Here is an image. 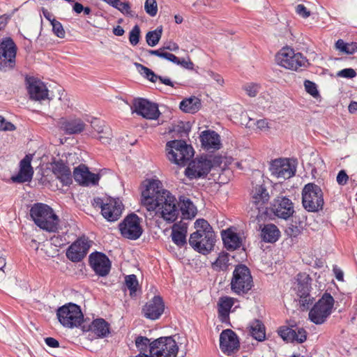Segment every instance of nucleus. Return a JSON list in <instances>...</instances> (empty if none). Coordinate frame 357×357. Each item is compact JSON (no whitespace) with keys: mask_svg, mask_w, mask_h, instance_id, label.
<instances>
[{"mask_svg":"<svg viewBox=\"0 0 357 357\" xmlns=\"http://www.w3.org/2000/svg\"><path fill=\"white\" fill-rule=\"evenodd\" d=\"M196 231L189 238L190 245L203 255L208 254L214 247L215 235L212 227L204 219H198L195 222Z\"/></svg>","mask_w":357,"mask_h":357,"instance_id":"f03ea898","label":"nucleus"},{"mask_svg":"<svg viewBox=\"0 0 357 357\" xmlns=\"http://www.w3.org/2000/svg\"><path fill=\"white\" fill-rule=\"evenodd\" d=\"M339 77L353 78L356 76V73L353 68H344L337 73Z\"/></svg>","mask_w":357,"mask_h":357,"instance_id":"13d9d810","label":"nucleus"},{"mask_svg":"<svg viewBox=\"0 0 357 357\" xmlns=\"http://www.w3.org/2000/svg\"><path fill=\"white\" fill-rule=\"evenodd\" d=\"M229 261L228 253H220L215 261L213 264V266L216 270H226L229 266Z\"/></svg>","mask_w":357,"mask_h":357,"instance_id":"a19ab883","label":"nucleus"},{"mask_svg":"<svg viewBox=\"0 0 357 357\" xmlns=\"http://www.w3.org/2000/svg\"><path fill=\"white\" fill-rule=\"evenodd\" d=\"M240 341L236 333L231 329L223 330L220 335V349L230 356L239 350Z\"/></svg>","mask_w":357,"mask_h":357,"instance_id":"f3484780","label":"nucleus"},{"mask_svg":"<svg viewBox=\"0 0 357 357\" xmlns=\"http://www.w3.org/2000/svg\"><path fill=\"white\" fill-rule=\"evenodd\" d=\"M112 131L109 128H106V129L102 131L100 136L98 137V139L104 144H109L112 139Z\"/></svg>","mask_w":357,"mask_h":357,"instance_id":"864d4df0","label":"nucleus"},{"mask_svg":"<svg viewBox=\"0 0 357 357\" xmlns=\"http://www.w3.org/2000/svg\"><path fill=\"white\" fill-rule=\"evenodd\" d=\"M235 299L229 296L220 298L218 303V318L222 322H226L229 319L231 308L234 304Z\"/></svg>","mask_w":357,"mask_h":357,"instance_id":"c756f323","label":"nucleus"},{"mask_svg":"<svg viewBox=\"0 0 357 357\" xmlns=\"http://www.w3.org/2000/svg\"><path fill=\"white\" fill-rule=\"evenodd\" d=\"M333 272L338 281H343L344 273L340 268L335 266L333 267Z\"/></svg>","mask_w":357,"mask_h":357,"instance_id":"0e129e2a","label":"nucleus"},{"mask_svg":"<svg viewBox=\"0 0 357 357\" xmlns=\"http://www.w3.org/2000/svg\"><path fill=\"white\" fill-rule=\"evenodd\" d=\"M275 60L282 67L296 71L306 68L309 64L307 59L301 53H295L289 47L282 48L276 54Z\"/></svg>","mask_w":357,"mask_h":357,"instance_id":"39448f33","label":"nucleus"},{"mask_svg":"<svg viewBox=\"0 0 357 357\" xmlns=\"http://www.w3.org/2000/svg\"><path fill=\"white\" fill-rule=\"evenodd\" d=\"M91 329L100 337H105L109 333V324L103 319H95Z\"/></svg>","mask_w":357,"mask_h":357,"instance_id":"4c0bfd02","label":"nucleus"},{"mask_svg":"<svg viewBox=\"0 0 357 357\" xmlns=\"http://www.w3.org/2000/svg\"><path fill=\"white\" fill-rule=\"evenodd\" d=\"M335 47L339 51L347 54H353L357 52V43L352 42L350 43H345L343 40L339 39L335 43Z\"/></svg>","mask_w":357,"mask_h":357,"instance_id":"58836bf2","label":"nucleus"},{"mask_svg":"<svg viewBox=\"0 0 357 357\" xmlns=\"http://www.w3.org/2000/svg\"><path fill=\"white\" fill-rule=\"evenodd\" d=\"M264 181H259L255 185L253 183L251 192V202L257 209H260L263 206L268 203L270 199V195Z\"/></svg>","mask_w":357,"mask_h":357,"instance_id":"393cba45","label":"nucleus"},{"mask_svg":"<svg viewBox=\"0 0 357 357\" xmlns=\"http://www.w3.org/2000/svg\"><path fill=\"white\" fill-rule=\"evenodd\" d=\"M177 224H175L172 228V239L173 242L178 247H183L186 243V232L185 227H180L179 229Z\"/></svg>","mask_w":357,"mask_h":357,"instance_id":"c9c22d12","label":"nucleus"},{"mask_svg":"<svg viewBox=\"0 0 357 357\" xmlns=\"http://www.w3.org/2000/svg\"><path fill=\"white\" fill-rule=\"evenodd\" d=\"M49 91H28L29 98L31 100L42 102L46 100H51L52 98L49 95Z\"/></svg>","mask_w":357,"mask_h":357,"instance_id":"79ce46f5","label":"nucleus"},{"mask_svg":"<svg viewBox=\"0 0 357 357\" xmlns=\"http://www.w3.org/2000/svg\"><path fill=\"white\" fill-rule=\"evenodd\" d=\"M91 126L94 129L95 131H96L98 134H101L102 131H104L106 128H109L107 126L104 121L98 119H93L91 122Z\"/></svg>","mask_w":357,"mask_h":357,"instance_id":"603ef678","label":"nucleus"},{"mask_svg":"<svg viewBox=\"0 0 357 357\" xmlns=\"http://www.w3.org/2000/svg\"><path fill=\"white\" fill-rule=\"evenodd\" d=\"M212 167L211 161L206 158L192 160L185 170V176L190 179L206 176Z\"/></svg>","mask_w":357,"mask_h":357,"instance_id":"6ab92c4d","label":"nucleus"},{"mask_svg":"<svg viewBox=\"0 0 357 357\" xmlns=\"http://www.w3.org/2000/svg\"><path fill=\"white\" fill-rule=\"evenodd\" d=\"M270 171L278 178L287 179L294 176L296 167L294 161L288 158H280L271 162Z\"/></svg>","mask_w":357,"mask_h":357,"instance_id":"2eb2a0df","label":"nucleus"},{"mask_svg":"<svg viewBox=\"0 0 357 357\" xmlns=\"http://www.w3.org/2000/svg\"><path fill=\"white\" fill-rule=\"evenodd\" d=\"M178 208L181 211L183 218L191 219L197 214V208L192 202L186 197H180V202H178Z\"/></svg>","mask_w":357,"mask_h":357,"instance_id":"2f4dec72","label":"nucleus"},{"mask_svg":"<svg viewBox=\"0 0 357 357\" xmlns=\"http://www.w3.org/2000/svg\"><path fill=\"white\" fill-rule=\"evenodd\" d=\"M167 156L169 161L184 166L194 155V150L183 140L169 141L166 144Z\"/></svg>","mask_w":357,"mask_h":357,"instance_id":"20e7f679","label":"nucleus"},{"mask_svg":"<svg viewBox=\"0 0 357 357\" xmlns=\"http://www.w3.org/2000/svg\"><path fill=\"white\" fill-rule=\"evenodd\" d=\"M212 77L213 79L217 82V84L220 86H223V83H224V79L222 78V77L218 74H215L214 73H212Z\"/></svg>","mask_w":357,"mask_h":357,"instance_id":"774afa93","label":"nucleus"},{"mask_svg":"<svg viewBox=\"0 0 357 357\" xmlns=\"http://www.w3.org/2000/svg\"><path fill=\"white\" fill-rule=\"evenodd\" d=\"M162 33V26H158L156 29L147 32L146 35V40L147 44L151 47L155 46L160 41Z\"/></svg>","mask_w":357,"mask_h":357,"instance_id":"ea45409f","label":"nucleus"},{"mask_svg":"<svg viewBox=\"0 0 357 357\" xmlns=\"http://www.w3.org/2000/svg\"><path fill=\"white\" fill-rule=\"evenodd\" d=\"M202 107L201 100L196 96H190L183 99L179 105V108L185 113L195 114Z\"/></svg>","mask_w":357,"mask_h":357,"instance_id":"473e14b6","label":"nucleus"},{"mask_svg":"<svg viewBox=\"0 0 357 357\" xmlns=\"http://www.w3.org/2000/svg\"><path fill=\"white\" fill-rule=\"evenodd\" d=\"M178 65L189 70L193 69L194 67V64L190 60L186 61L184 59H182L181 60L179 59V63Z\"/></svg>","mask_w":357,"mask_h":357,"instance_id":"e2e57ef3","label":"nucleus"},{"mask_svg":"<svg viewBox=\"0 0 357 357\" xmlns=\"http://www.w3.org/2000/svg\"><path fill=\"white\" fill-rule=\"evenodd\" d=\"M141 204L148 212L159 214L166 222L172 223L179 215L178 202L174 195L163 188L158 179H147L142 186Z\"/></svg>","mask_w":357,"mask_h":357,"instance_id":"f257e3e1","label":"nucleus"},{"mask_svg":"<svg viewBox=\"0 0 357 357\" xmlns=\"http://www.w3.org/2000/svg\"><path fill=\"white\" fill-rule=\"evenodd\" d=\"M61 128L68 135H74L82 132L85 128L84 123L79 119L67 120L61 118L59 121Z\"/></svg>","mask_w":357,"mask_h":357,"instance_id":"c85d7f7f","label":"nucleus"},{"mask_svg":"<svg viewBox=\"0 0 357 357\" xmlns=\"http://www.w3.org/2000/svg\"><path fill=\"white\" fill-rule=\"evenodd\" d=\"M302 204L309 212H317L324 204L321 188L312 183L306 184L302 190Z\"/></svg>","mask_w":357,"mask_h":357,"instance_id":"423d86ee","label":"nucleus"},{"mask_svg":"<svg viewBox=\"0 0 357 357\" xmlns=\"http://www.w3.org/2000/svg\"><path fill=\"white\" fill-rule=\"evenodd\" d=\"M271 211L279 218L287 220L294 213V204L292 201L284 196L278 197L271 204Z\"/></svg>","mask_w":357,"mask_h":357,"instance_id":"a211bd4d","label":"nucleus"},{"mask_svg":"<svg viewBox=\"0 0 357 357\" xmlns=\"http://www.w3.org/2000/svg\"><path fill=\"white\" fill-rule=\"evenodd\" d=\"M222 238L225 248L229 250H234L241 247V238L236 233L230 229L222 231Z\"/></svg>","mask_w":357,"mask_h":357,"instance_id":"7c9ffc66","label":"nucleus"},{"mask_svg":"<svg viewBox=\"0 0 357 357\" xmlns=\"http://www.w3.org/2000/svg\"><path fill=\"white\" fill-rule=\"evenodd\" d=\"M178 347L172 337H161L150 344V354L153 357H176Z\"/></svg>","mask_w":357,"mask_h":357,"instance_id":"f8f14e48","label":"nucleus"},{"mask_svg":"<svg viewBox=\"0 0 357 357\" xmlns=\"http://www.w3.org/2000/svg\"><path fill=\"white\" fill-rule=\"evenodd\" d=\"M56 315L61 324L70 328L80 326L84 319L80 307L71 303L60 307Z\"/></svg>","mask_w":357,"mask_h":357,"instance_id":"9b49d317","label":"nucleus"},{"mask_svg":"<svg viewBox=\"0 0 357 357\" xmlns=\"http://www.w3.org/2000/svg\"><path fill=\"white\" fill-rule=\"evenodd\" d=\"M89 248L90 244L87 239L78 238L68 248L66 256L73 262L80 261L86 255Z\"/></svg>","mask_w":357,"mask_h":357,"instance_id":"412c9836","label":"nucleus"},{"mask_svg":"<svg viewBox=\"0 0 357 357\" xmlns=\"http://www.w3.org/2000/svg\"><path fill=\"white\" fill-rule=\"evenodd\" d=\"M15 128L12 123L6 121L2 116H0V130L13 131Z\"/></svg>","mask_w":357,"mask_h":357,"instance_id":"4d7b16f0","label":"nucleus"},{"mask_svg":"<svg viewBox=\"0 0 357 357\" xmlns=\"http://www.w3.org/2000/svg\"><path fill=\"white\" fill-rule=\"evenodd\" d=\"M73 177L76 182L83 185H96L100 179L98 174L91 173L85 165H79L73 172Z\"/></svg>","mask_w":357,"mask_h":357,"instance_id":"a878e982","label":"nucleus"},{"mask_svg":"<svg viewBox=\"0 0 357 357\" xmlns=\"http://www.w3.org/2000/svg\"><path fill=\"white\" fill-rule=\"evenodd\" d=\"M158 79H159L161 83H162L167 86H169L171 87H174V83L168 77H162L161 76L158 75Z\"/></svg>","mask_w":357,"mask_h":357,"instance_id":"338daca9","label":"nucleus"},{"mask_svg":"<svg viewBox=\"0 0 357 357\" xmlns=\"http://www.w3.org/2000/svg\"><path fill=\"white\" fill-rule=\"evenodd\" d=\"M126 287L130 290V296H132L133 294H135L137 291V287L138 286V281L135 275H129L126 277Z\"/></svg>","mask_w":357,"mask_h":357,"instance_id":"37998d69","label":"nucleus"},{"mask_svg":"<svg viewBox=\"0 0 357 357\" xmlns=\"http://www.w3.org/2000/svg\"><path fill=\"white\" fill-rule=\"evenodd\" d=\"M200 142L202 147L207 151H217L222 146L220 137L214 130H207L202 132Z\"/></svg>","mask_w":357,"mask_h":357,"instance_id":"bb28decb","label":"nucleus"},{"mask_svg":"<svg viewBox=\"0 0 357 357\" xmlns=\"http://www.w3.org/2000/svg\"><path fill=\"white\" fill-rule=\"evenodd\" d=\"M349 176L344 170H340L336 178L337 183L340 185H344L347 183Z\"/></svg>","mask_w":357,"mask_h":357,"instance_id":"bf43d9fd","label":"nucleus"},{"mask_svg":"<svg viewBox=\"0 0 357 357\" xmlns=\"http://www.w3.org/2000/svg\"><path fill=\"white\" fill-rule=\"evenodd\" d=\"M89 263L96 275L104 277L109 274L111 269V261L102 252H93L89 255Z\"/></svg>","mask_w":357,"mask_h":357,"instance_id":"aec40b11","label":"nucleus"},{"mask_svg":"<svg viewBox=\"0 0 357 357\" xmlns=\"http://www.w3.org/2000/svg\"><path fill=\"white\" fill-rule=\"evenodd\" d=\"M140 33L139 26L137 24L135 25L129 33V41L132 45L135 46L139 43Z\"/></svg>","mask_w":357,"mask_h":357,"instance_id":"49530a36","label":"nucleus"},{"mask_svg":"<svg viewBox=\"0 0 357 357\" xmlns=\"http://www.w3.org/2000/svg\"><path fill=\"white\" fill-rule=\"evenodd\" d=\"M150 340L146 337L138 336L135 339V345L140 351V353L147 350L148 347L150 348Z\"/></svg>","mask_w":357,"mask_h":357,"instance_id":"de8ad7c7","label":"nucleus"},{"mask_svg":"<svg viewBox=\"0 0 357 357\" xmlns=\"http://www.w3.org/2000/svg\"><path fill=\"white\" fill-rule=\"evenodd\" d=\"M252 121V119H251L250 118L249 121L247 123L248 127L251 128L252 126V125H256L257 128L259 130H261V131L266 130L269 128L268 122L267 119H259V120H257V121H253V123Z\"/></svg>","mask_w":357,"mask_h":357,"instance_id":"3c124183","label":"nucleus"},{"mask_svg":"<svg viewBox=\"0 0 357 357\" xmlns=\"http://www.w3.org/2000/svg\"><path fill=\"white\" fill-rule=\"evenodd\" d=\"M311 282V278L306 273H300L297 275V294L300 298V305L303 309H308L314 300L310 294Z\"/></svg>","mask_w":357,"mask_h":357,"instance_id":"4468645a","label":"nucleus"},{"mask_svg":"<svg viewBox=\"0 0 357 357\" xmlns=\"http://www.w3.org/2000/svg\"><path fill=\"white\" fill-rule=\"evenodd\" d=\"M162 49L175 52L178 50V45L176 43L169 42L167 45L162 47Z\"/></svg>","mask_w":357,"mask_h":357,"instance_id":"69168bd1","label":"nucleus"},{"mask_svg":"<svg viewBox=\"0 0 357 357\" xmlns=\"http://www.w3.org/2000/svg\"><path fill=\"white\" fill-rule=\"evenodd\" d=\"M301 227L299 226L290 224L285 229V233L290 237H296L301 234Z\"/></svg>","mask_w":357,"mask_h":357,"instance_id":"5fc2aeb1","label":"nucleus"},{"mask_svg":"<svg viewBox=\"0 0 357 357\" xmlns=\"http://www.w3.org/2000/svg\"><path fill=\"white\" fill-rule=\"evenodd\" d=\"M50 24L52 26V31L54 35H56L58 38H64L66 36V31L62 24L55 19L51 20Z\"/></svg>","mask_w":357,"mask_h":357,"instance_id":"c03bdc74","label":"nucleus"},{"mask_svg":"<svg viewBox=\"0 0 357 357\" xmlns=\"http://www.w3.org/2000/svg\"><path fill=\"white\" fill-rule=\"evenodd\" d=\"M146 13L151 17H154L158 13V4L155 0H146L144 3Z\"/></svg>","mask_w":357,"mask_h":357,"instance_id":"a18cd8bd","label":"nucleus"},{"mask_svg":"<svg viewBox=\"0 0 357 357\" xmlns=\"http://www.w3.org/2000/svg\"><path fill=\"white\" fill-rule=\"evenodd\" d=\"M250 333L257 341H264L266 337L265 326L264 324L258 319L254 320L250 324Z\"/></svg>","mask_w":357,"mask_h":357,"instance_id":"e433bc0d","label":"nucleus"},{"mask_svg":"<svg viewBox=\"0 0 357 357\" xmlns=\"http://www.w3.org/2000/svg\"><path fill=\"white\" fill-rule=\"evenodd\" d=\"M253 281L250 269L244 264L237 265L233 272L231 289L236 294H247L252 287Z\"/></svg>","mask_w":357,"mask_h":357,"instance_id":"1a4fd4ad","label":"nucleus"},{"mask_svg":"<svg viewBox=\"0 0 357 357\" xmlns=\"http://www.w3.org/2000/svg\"><path fill=\"white\" fill-rule=\"evenodd\" d=\"M26 89H48L49 88L56 89V85L54 82H42L38 77L26 75L25 77Z\"/></svg>","mask_w":357,"mask_h":357,"instance_id":"72a5a7b5","label":"nucleus"},{"mask_svg":"<svg viewBox=\"0 0 357 357\" xmlns=\"http://www.w3.org/2000/svg\"><path fill=\"white\" fill-rule=\"evenodd\" d=\"M165 310V304L162 298L159 296H155L147 302L143 307L144 317L151 320L160 318Z\"/></svg>","mask_w":357,"mask_h":357,"instance_id":"b1692460","label":"nucleus"},{"mask_svg":"<svg viewBox=\"0 0 357 357\" xmlns=\"http://www.w3.org/2000/svg\"><path fill=\"white\" fill-rule=\"evenodd\" d=\"M118 9L123 15L133 17L135 16V13L131 10L130 4L129 2H119Z\"/></svg>","mask_w":357,"mask_h":357,"instance_id":"8fccbe9b","label":"nucleus"},{"mask_svg":"<svg viewBox=\"0 0 357 357\" xmlns=\"http://www.w3.org/2000/svg\"><path fill=\"white\" fill-rule=\"evenodd\" d=\"M280 232L278 227L273 224L264 225L261 229V238L268 243H275L280 237Z\"/></svg>","mask_w":357,"mask_h":357,"instance_id":"f704fd0d","label":"nucleus"},{"mask_svg":"<svg viewBox=\"0 0 357 357\" xmlns=\"http://www.w3.org/2000/svg\"><path fill=\"white\" fill-rule=\"evenodd\" d=\"M95 208L101 209L102 216L109 222H115L121 215L123 206L119 199L107 198L105 200L100 197H95L92 201Z\"/></svg>","mask_w":357,"mask_h":357,"instance_id":"9d476101","label":"nucleus"},{"mask_svg":"<svg viewBox=\"0 0 357 357\" xmlns=\"http://www.w3.org/2000/svg\"><path fill=\"white\" fill-rule=\"evenodd\" d=\"M278 333L287 342L303 343L307 339V332L303 328L294 329L288 326H282L278 329Z\"/></svg>","mask_w":357,"mask_h":357,"instance_id":"4be33fe9","label":"nucleus"},{"mask_svg":"<svg viewBox=\"0 0 357 357\" xmlns=\"http://www.w3.org/2000/svg\"><path fill=\"white\" fill-rule=\"evenodd\" d=\"M30 215L40 228L48 231L57 230L59 218L48 205L43 203L34 204L31 208Z\"/></svg>","mask_w":357,"mask_h":357,"instance_id":"7ed1b4c3","label":"nucleus"},{"mask_svg":"<svg viewBox=\"0 0 357 357\" xmlns=\"http://www.w3.org/2000/svg\"><path fill=\"white\" fill-rule=\"evenodd\" d=\"M119 228L121 235L130 240L138 239L143 232L140 219L135 213L127 215L119 224Z\"/></svg>","mask_w":357,"mask_h":357,"instance_id":"ddd939ff","label":"nucleus"},{"mask_svg":"<svg viewBox=\"0 0 357 357\" xmlns=\"http://www.w3.org/2000/svg\"><path fill=\"white\" fill-rule=\"evenodd\" d=\"M143 70V73L146 79H148L151 82H156L158 80V75L154 73V72L149 69L147 67H145L142 65H139Z\"/></svg>","mask_w":357,"mask_h":357,"instance_id":"6e6d98bb","label":"nucleus"},{"mask_svg":"<svg viewBox=\"0 0 357 357\" xmlns=\"http://www.w3.org/2000/svg\"><path fill=\"white\" fill-rule=\"evenodd\" d=\"M296 12L299 16L303 18H307L310 15V12L303 4H298L296 6Z\"/></svg>","mask_w":357,"mask_h":357,"instance_id":"052dcab7","label":"nucleus"},{"mask_svg":"<svg viewBox=\"0 0 357 357\" xmlns=\"http://www.w3.org/2000/svg\"><path fill=\"white\" fill-rule=\"evenodd\" d=\"M33 155H26L20 162V171L15 176H13L11 179L15 183H22L30 181L33 175V169L31 167V160Z\"/></svg>","mask_w":357,"mask_h":357,"instance_id":"5701e85b","label":"nucleus"},{"mask_svg":"<svg viewBox=\"0 0 357 357\" xmlns=\"http://www.w3.org/2000/svg\"><path fill=\"white\" fill-rule=\"evenodd\" d=\"M334 302L330 294L324 293L310 310L309 319L317 325L324 324L332 313Z\"/></svg>","mask_w":357,"mask_h":357,"instance_id":"6e6552de","label":"nucleus"},{"mask_svg":"<svg viewBox=\"0 0 357 357\" xmlns=\"http://www.w3.org/2000/svg\"><path fill=\"white\" fill-rule=\"evenodd\" d=\"M131 109L133 112L146 119L155 120L160 114L158 105L141 98L134 100Z\"/></svg>","mask_w":357,"mask_h":357,"instance_id":"dca6fc26","label":"nucleus"},{"mask_svg":"<svg viewBox=\"0 0 357 357\" xmlns=\"http://www.w3.org/2000/svg\"><path fill=\"white\" fill-rule=\"evenodd\" d=\"M17 50V45L10 37L0 40V72L6 73L14 70Z\"/></svg>","mask_w":357,"mask_h":357,"instance_id":"0eeeda50","label":"nucleus"},{"mask_svg":"<svg viewBox=\"0 0 357 357\" xmlns=\"http://www.w3.org/2000/svg\"><path fill=\"white\" fill-rule=\"evenodd\" d=\"M46 344L52 348H58L59 347V342L54 337H48L45 338Z\"/></svg>","mask_w":357,"mask_h":357,"instance_id":"680f3d73","label":"nucleus"},{"mask_svg":"<svg viewBox=\"0 0 357 357\" xmlns=\"http://www.w3.org/2000/svg\"><path fill=\"white\" fill-rule=\"evenodd\" d=\"M52 172L63 185L71 184L72 176L70 169L63 160H60L52 164Z\"/></svg>","mask_w":357,"mask_h":357,"instance_id":"cd10ccee","label":"nucleus"},{"mask_svg":"<svg viewBox=\"0 0 357 357\" xmlns=\"http://www.w3.org/2000/svg\"><path fill=\"white\" fill-rule=\"evenodd\" d=\"M189 122L179 121L174 128V131L177 132L181 136L188 135L190 130Z\"/></svg>","mask_w":357,"mask_h":357,"instance_id":"09e8293b","label":"nucleus"}]
</instances>
